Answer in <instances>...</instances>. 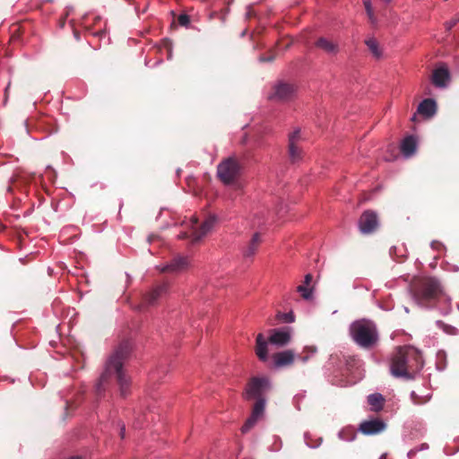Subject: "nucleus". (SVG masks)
<instances>
[{"label": "nucleus", "instance_id": "1", "mask_svg": "<svg viewBox=\"0 0 459 459\" xmlns=\"http://www.w3.org/2000/svg\"><path fill=\"white\" fill-rule=\"evenodd\" d=\"M131 350L132 346L129 341H123L117 345L114 352L108 359L104 371L95 385L96 395H100L101 392L104 391L105 385L112 377H116L119 385L121 395H126L129 387V379L123 370V364L128 358Z\"/></svg>", "mask_w": 459, "mask_h": 459}, {"label": "nucleus", "instance_id": "2", "mask_svg": "<svg viewBox=\"0 0 459 459\" xmlns=\"http://www.w3.org/2000/svg\"><path fill=\"white\" fill-rule=\"evenodd\" d=\"M423 366L424 361L420 352L413 348L399 347L393 355L390 373L396 378L412 380Z\"/></svg>", "mask_w": 459, "mask_h": 459}, {"label": "nucleus", "instance_id": "3", "mask_svg": "<svg viewBox=\"0 0 459 459\" xmlns=\"http://www.w3.org/2000/svg\"><path fill=\"white\" fill-rule=\"evenodd\" d=\"M411 298L420 307H438L439 303L444 302L446 306L439 307L442 313L447 315L452 310L451 298L444 292L440 281L436 278L426 280L420 290L413 292Z\"/></svg>", "mask_w": 459, "mask_h": 459}, {"label": "nucleus", "instance_id": "4", "mask_svg": "<svg viewBox=\"0 0 459 459\" xmlns=\"http://www.w3.org/2000/svg\"><path fill=\"white\" fill-rule=\"evenodd\" d=\"M292 337V328L289 326L273 328L270 330L268 341L265 340L263 333H258L255 339V354L258 359L265 362L268 360V343L277 348L284 347L290 342Z\"/></svg>", "mask_w": 459, "mask_h": 459}, {"label": "nucleus", "instance_id": "5", "mask_svg": "<svg viewBox=\"0 0 459 459\" xmlns=\"http://www.w3.org/2000/svg\"><path fill=\"white\" fill-rule=\"evenodd\" d=\"M349 332L353 342L364 349L372 348L378 341L377 325L370 320L360 319L352 322Z\"/></svg>", "mask_w": 459, "mask_h": 459}, {"label": "nucleus", "instance_id": "6", "mask_svg": "<svg viewBox=\"0 0 459 459\" xmlns=\"http://www.w3.org/2000/svg\"><path fill=\"white\" fill-rule=\"evenodd\" d=\"M217 221V216L211 214L198 226L197 218L193 216L189 221L182 223L184 230L178 235V238L179 239H189L194 244L197 243L214 229Z\"/></svg>", "mask_w": 459, "mask_h": 459}, {"label": "nucleus", "instance_id": "7", "mask_svg": "<svg viewBox=\"0 0 459 459\" xmlns=\"http://www.w3.org/2000/svg\"><path fill=\"white\" fill-rule=\"evenodd\" d=\"M271 389V382L267 377H254L247 383L243 397L245 400L265 399Z\"/></svg>", "mask_w": 459, "mask_h": 459}, {"label": "nucleus", "instance_id": "8", "mask_svg": "<svg viewBox=\"0 0 459 459\" xmlns=\"http://www.w3.org/2000/svg\"><path fill=\"white\" fill-rule=\"evenodd\" d=\"M242 166L234 157L225 159L217 167L219 178L226 185L233 183L241 174Z\"/></svg>", "mask_w": 459, "mask_h": 459}, {"label": "nucleus", "instance_id": "9", "mask_svg": "<svg viewBox=\"0 0 459 459\" xmlns=\"http://www.w3.org/2000/svg\"><path fill=\"white\" fill-rule=\"evenodd\" d=\"M297 93V87L285 82H278L273 86V91L268 99L274 101L286 102L293 100Z\"/></svg>", "mask_w": 459, "mask_h": 459}, {"label": "nucleus", "instance_id": "10", "mask_svg": "<svg viewBox=\"0 0 459 459\" xmlns=\"http://www.w3.org/2000/svg\"><path fill=\"white\" fill-rule=\"evenodd\" d=\"M189 266V256L177 255L169 263L157 265L156 268L161 273H179L187 270Z\"/></svg>", "mask_w": 459, "mask_h": 459}, {"label": "nucleus", "instance_id": "11", "mask_svg": "<svg viewBox=\"0 0 459 459\" xmlns=\"http://www.w3.org/2000/svg\"><path fill=\"white\" fill-rule=\"evenodd\" d=\"M378 217L376 212L371 210L365 211L358 222L359 229L363 234H370L378 227Z\"/></svg>", "mask_w": 459, "mask_h": 459}, {"label": "nucleus", "instance_id": "12", "mask_svg": "<svg viewBox=\"0 0 459 459\" xmlns=\"http://www.w3.org/2000/svg\"><path fill=\"white\" fill-rule=\"evenodd\" d=\"M386 429L385 422L379 418H371L360 422L359 430L367 436L377 435Z\"/></svg>", "mask_w": 459, "mask_h": 459}, {"label": "nucleus", "instance_id": "13", "mask_svg": "<svg viewBox=\"0 0 459 459\" xmlns=\"http://www.w3.org/2000/svg\"><path fill=\"white\" fill-rule=\"evenodd\" d=\"M266 399H258L255 401L253 411L249 418L241 428L243 433L247 432L253 428L260 418L263 417L265 409Z\"/></svg>", "mask_w": 459, "mask_h": 459}, {"label": "nucleus", "instance_id": "14", "mask_svg": "<svg viewBox=\"0 0 459 459\" xmlns=\"http://www.w3.org/2000/svg\"><path fill=\"white\" fill-rule=\"evenodd\" d=\"M450 81L451 74L446 65H441L433 70L431 82L435 87L446 89L448 87Z\"/></svg>", "mask_w": 459, "mask_h": 459}, {"label": "nucleus", "instance_id": "15", "mask_svg": "<svg viewBox=\"0 0 459 459\" xmlns=\"http://www.w3.org/2000/svg\"><path fill=\"white\" fill-rule=\"evenodd\" d=\"M169 291V284L163 282L153 288L144 297V302L149 306L155 305L161 298L165 297Z\"/></svg>", "mask_w": 459, "mask_h": 459}, {"label": "nucleus", "instance_id": "16", "mask_svg": "<svg viewBox=\"0 0 459 459\" xmlns=\"http://www.w3.org/2000/svg\"><path fill=\"white\" fill-rule=\"evenodd\" d=\"M273 358L274 368H281L290 366L294 361L295 354L292 351L287 350L275 353Z\"/></svg>", "mask_w": 459, "mask_h": 459}, {"label": "nucleus", "instance_id": "17", "mask_svg": "<svg viewBox=\"0 0 459 459\" xmlns=\"http://www.w3.org/2000/svg\"><path fill=\"white\" fill-rule=\"evenodd\" d=\"M315 45L317 48L323 50L325 53L328 55L335 56L340 51L338 43L330 40L325 37L318 38Z\"/></svg>", "mask_w": 459, "mask_h": 459}, {"label": "nucleus", "instance_id": "18", "mask_svg": "<svg viewBox=\"0 0 459 459\" xmlns=\"http://www.w3.org/2000/svg\"><path fill=\"white\" fill-rule=\"evenodd\" d=\"M261 243V236L259 233H255L250 241L242 248L243 256L246 259H251L256 254L259 245Z\"/></svg>", "mask_w": 459, "mask_h": 459}, {"label": "nucleus", "instance_id": "19", "mask_svg": "<svg viewBox=\"0 0 459 459\" xmlns=\"http://www.w3.org/2000/svg\"><path fill=\"white\" fill-rule=\"evenodd\" d=\"M417 151V139L413 135L406 136L401 143V152L404 158L408 159Z\"/></svg>", "mask_w": 459, "mask_h": 459}, {"label": "nucleus", "instance_id": "20", "mask_svg": "<svg viewBox=\"0 0 459 459\" xmlns=\"http://www.w3.org/2000/svg\"><path fill=\"white\" fill-rule=\"evenodd\" d=\"M417 111L425 117H431L437 112V102L433 99H425L419 104Z\"/></svg>", "mask_w": 459, "mask_h": 459}, {"label": "nucleus", "instance_id": "21", "mask_svg": "<svg viewBox=\"0 0 459 459\" xmlns=\"http://www.w3.org/2000/svg\"><path fill=\"white\" fill-rule=\"evenodd\" d=\"M367 400L373 411H380L384 407L385 398L380 393H374L368 395Z\"/></svg>", "mask_w": 459, "mask_h": 459}, {"label": "nucleus", "instance_id": "22", "mask_svg": "<svg viewBox=\"0 0 459 459\" xmlns=\"http://www.w3.org/2000/svg\"><path fill=\"white\" fill-rule=\"evenodd\" d=\"M365 44L370 51L373 57L380 59L383 56L382 48L374 37H369L365 40Z\"/></svg>", "mask_w": 459, "mask_h": 459}, {"label": "nucleus", "instance_id": "23", "mask_svg": "<svg viewBox=\"0 0 459 459\" xmlns=\"http://www.w3.org/2000/svg\"><path fill=\"white\" fill-rule=\"evenodd\" d=\"M288 153L292 163L299 162L302 159V150L299 144H288Z\"/></svg>", "mask_w": 459, "mask_h": 459}, {"label": "nucleus", "instance_id": "24", "mask_svg": "<svg viewBox=\"0 0 459 459\" xmlns=\"http://www.w3.org/2000/svg\"><path fill=\"white\" fill-rule=\"evenodd\" d=\"M338 437L345 442H351L356 438V431L353 427H346L338 432Z\"/></svg>", "mask_w": 459, "mask_h": 459}, {"label": "nucleus", "instance_id": "25", "mask_svg": "<svg viewBox=\"0 0 459 459\" xmlns=\"http://www.w3.org/2000/svg\"><path fill=\"white\" fill-rule=\"evenodd\" d=\"M432 394L430 393L423 395L418 394L415 391L411 392V399L413 404L420 405L430 401Z\"/></svg>", "mask_w": 459, "mask_h": 459}, {"label": "nucleus", "instance_id": "26", "mask_svg": "<svg viewBox=\"0 0 459 459\" xmlns=\"http://www.w3.org/2000/svg\"><path fill=\"white\" fill-rule=\"evenodd\" d=\"M363 4L367 13V16L372 25L377 24V18L374 13L371 0H363Z\"/></svg>", "mask_w": 459, "mask_h": 459}, {"label": "nucleus", "instance_id": "27", "mask_svg": "<svg viewBox=\"0 0 459 459\" xmlns=\"http://www.w3.org/2000/svg\"><path fill=\"white\" fill-rule=\"evenodd\" d=\"M317 351V349L316 346H306L303 349L302 354L299 356V359L303 362L306 363L308 361V359L313 357Z\"/></svg>", "mask_w": 459, "mask_h": 459}, {"label": "nucleus", "instance_id": "28", "mask_svg": "<svg viewBox=\"0 0 459 459\" xmlns=\"http://www.w3.org/2000/svg\"><path fill=\"white\" fill-rule=\"evenodd\" d=\"M297 291L306 300H310L313 299V288L305 285H299L297 287Z\"/></svg>", "mask_w": 459, "mask_h": 459}, {"label": "nucleus", "instance_id": "29", "mask_svg": "<svg viewBox=\"0 0 459 459\" xmlns=\"http://www.w3.org/2000/svg\"><path fill=\"white\" fill-rule=\"evenodd\" d=\"M301 140L300 129L296 128L292 133L289 134L288 144H299Z\"/></svg>", "mask_w": 459, "mask_h": 459}, {"label": "nucleus", "instance_id": "30", "mask_svg": "<svg viewBox=\"0 0 459 459\" xmlns=\"http://www.w3.org/2000/svg\"><path fill=\"white\" fill-rule=\"evenodd\" d=\"M277 317L284 323H293L295 321V316L292 311L287 313H279Z\"/></svg>", "mask_w": 459, "mask_h": 459}, {"label": "nucleus", "instance_id": "31", "mask_svg": "<svg viewBox=\"0 0 459 459\" xmlns=\"http://www.w3.org/2000/svg\"><path fill=\"white\" fill-rule=\"evenodd\" d=\"M304 439H305L306 445L309 448H317L320 446V445L322 443V438H317L315 441L310 440L308 433L304 434Z\"/></svg>", "mask_w": 459, "mask_h": 459}, {"label": "nucleus", "instance_id": "32", "mask_svg": "<svg viewBox=\"0 0 459 459\" xmlns=\"http://www.w3.org/2000/svg\"><path fill=\"white\" fill-rule=\"evenodd\" d=\"M163 47L167 49V58H172V41L169 39H164L162 41Z\"/></svg>", "mask_w": 459, "mask_h": 459}, {"label": "nucleus", "instance_id": "33", "mask_svg": "<svg viewBox=\"0 0 459 459\" xmlns=\"http://www.w3.org/2000/svg\"><path fill=\"white\" fill-rule=\"evenodd\" d=\"M459 22V13H456L453 19L445 22V28L447 31L451 30Z\"/></svg>", "mask_w": 459, "mask_h": 459}, {"label": "nucleus", "instance_id": "34", "mask_svg": "<svg viewBox=\"0 0 459 459\" xmlns=\"http://www.w3.org/2000/svg\"><path fill=\"white\" fill-rule=\"evenodd\" d=\"M178 22L179 25L187 28L190 24V17L186 13H181L178 18Z\"/></svg>", "mask_w": 459, "mask_h": 459}, {"label": "nucleus", "instance_id": "35", "mask_svg": "<svg viewBox=\"0 0 459 459\" xmlns=\"http://www.w3.org/2000/svg\"><path fill=\"white\" fill-rule=\"evenodd\" d=\"M274 59V56H261L259 57V62H272L273 61Z\"/></svg>", "mask_w": 459, "mask_h": 459}, {"label": "nucleus", "instance_id": "36", "mask_svg": "<svg viewBox=\"0 0 459 459\" xmlns=\"http://www.w3.org/2000/svg\"><path fill=\"white\" fill-rule=\"evenodd\" d=\"M311 281H312V275L310 273H307L305 275L304 283L302 285L309 287Z\"/></svg>", "mask_w": 459, "mask_h": 459}, {"label": "nucleus", "instance_id": "37", "mask_svg": "<svg viewBox=\"0 0 459 459\" xmlns=\"http://www.w3.org/2000/svg\"><path fill=\"white\" fill-rule=\"evenodd\" d=\"M415 449L417 450V453L420 451H424L429 449V445L427 443H422L420 446L415 447Z\"/></svg>", "mask_w": 459, "mask_h": 459}, {"label": "nucleus", "instance_id": "38", "mask_svg": "<svg viewBox=\"0 0 459 459\" xmlns=\"http://www.w3.org/2000/svg\"><path fill=\"white\" fill-rule=\"evenodd\" d=\"M417 454V450L415 448H412L411 449L408 453H407V457L408 459H412L415 455Z\"/></svg>", "mask_w": 459, "mask_h": 459}, {"label": "nucleus", "instance_id": "39", "mask_svg": "<svg viewBox=\"0 0 459 459\" xmlns=\"http://www.w3.org/2000/svg\"><path fill=\"white\" fill-rule=\"evenodd\" d=\"M106 34H107L106 30H99V31L94 33L95 36H97V37H99L100 39L104 38L106 36Z\"/></svg>", "mask_w": 459, "mask_h": 459}, {"label": "nucleus", "instance_id": "40", "mask_svg": "<svg viewBox=\"0 0 459 459\" xmlns=\"http://www.w3.org/2000/svg\"><path fill=\"white\" fill-rule=\"evenodd\" d=\"M430 247L435 249V248H437L438 247H442V244L437 242V241H432L431 244H430Z\"/></svg>", "mask_w": 459, "mask_h": 459}, {"label": "nucleus", "instance_id": "41", "mask_svg": "<svg viewBox=\"0 0 459 459\" xmlns=\"http://www.w3.org/2000/svg\"><path fill=\"white\" fill-rule=\"evenodd\" d=\"M252 15H253L252 9H251V7H250V6H248V7H247V13H246V16H247V18H249V17H251Z\"/></svg>", "mask_w": 459, "mask_h": 459}, {"label": "nucleus", "instance_id": "42", "mask_svg": "<svg viewBox=\"0 0 459 459\" xmlns=\"http://www.w3.org/2000/svg\"><path fill=\"white\" fill-rule=\"evenodd\" d=\"M125 431H126V428H125L124 425H122L121 428H120V437H121V438L125 437Z\"/></svg>", "mask_w": 459, "mask_h": 459}, {"label": "nucleus", "instance_id": "43", "mask_svg": "<svg viewBox=\"0 0 459 459\" xmlns=\"http://www.w3.org/2000/svg\"><path fill=\"white\" fill-rule=\"evenodd\" d=\"M300 398H301V396H299V395H296V396L294 397V402H295V403H298V402H299V400ZM296 408H297L298 410H300L298 404H296Z\"/></svg>", "mask_w": 459, "mask_h": 459}, {"label": "nucleus", "instance_id": "44", "mask_svg": "<svg viewBox=\"0 0 459 459\" xmlns=\"http://www.w3.org/2000/svg\"><path fill=\"white\" fill-rule=\"evenodd\" d=\"M437 357H438L439 359L444 358V357H446V353H445L444 351H440L437 353Z\"/></svg>", "mask_w": 459, "mask_h": 459}, {"label": "nucleus", "instance_id": "45", "mask_svg": "<svg viewBox=\"0 0 459 459\" xmlns=\"http://www.w3.org/2000/svg\"><path fill=\"white\" fill-rule=\"evenodd\" d=\"M451 270H452L453 272H458V271H459V267H458L457 265H453V266H452V268H451Z\"/></svg>", "mask_w": 459, "mask_h": 459}, {"label": "nucleus", "instance_id": "46", "mask_svg": "<svg viewBox=\"0 0 459 459\" xmlns=\"http://www.w3.org/2000/svg\"><path fill=\"white\" fill-rule=\"evenodd\" d=\"M18 245L20 246V247H22V245H23V244H22V238H21V237H19V238H18Z\"/></svg>", "mask_w": 459, "mask_h": 459}, {"label": "nucleus", "instance_id": "47", "mask_svg": "<svg viewBox=\"0 0 459 459\" xmlns=\"http://www.w3.org/2000/svg\"><path fill=\"white\" fill-rule=\"evenodd\" d=\"M74 38H75L77 40H79V39H80L79 33H78L77 31H74Z\"/></svg>", "mask_w": 459, "mask_h": 459}, {"label": "nucleus", "instance_id": "48", "mask_svg": "<svg viewBox=\"0 0 459 459\" xmlns=\"http://www.w3.org/2000/svg\"><path fill=\"white\" fill-rule=\"evenodd\" d=\"M382 1L385 4H389L392 2V0H382Z\"/></svg>", "mask_w": 459, "mask_h": 459}, {"label": "nucleus", "instance_id": "49", "mask_svg": "<svg viewBox=\"0 0 459 459\" xmlns=\"http://www.w3.org/2000/svg\"><path fill=\"white\" fill-rule=\"evenodd\" d=\"M386 458V454H383L378 459H385Z\"/></svg>", "mask_w": 459, "mask_h": 459}, {"label": "nucleus", "instance_id": "50", "mask_svg": "<svg viewBox=\"0 0 459 459\" xmlns=\"http://www.w3.org/2000/svg\"><path fill=\"white\" fill-rule=\"evenodd\" d=\"M70 459H82V458L81 456H79V455H76V456L71 457Z\"/></svg>", "mask_w": 459, "mask_h": 459}, {"label": "nucleus", "instance_id": "51", "mask_svg": "<svg viewBox=\"0 0 459 459\" xmlns=\"http://www.w3.org/2000/svg\"><path fill=\"white\" fill-rule=\"evenodd\" d=\"M24 124H25V126L28 128V126H29V119H26V120L24 121Z\"/></svg>", "mask_w": 459, "mask_h": 459}, {"label": "nucleus", "instance_id": "52", "mask_svg": "<svg viewBox=\"0 0 459 459\" xmlns=\"http://www.w3.org/2000/svg\"><path fill=\"white\" fill-rule=\"evenodd\" d=\"M416 119V114H414L411 117V120L414 121Z\"/></svg>", "mask_w": 459, "mask_h": 459}, {"label": "nucleus", "instance_id": "53", "mask_svg": "<svg viewBox=\"0 0 459 459\" xmlns=\"http://www.w3.org/2000/svg\"><path fill=\"white\" fill-rule=\"evenodd\" d=\"M404 311H405L406 313H409V309H408V307H404Z\"/></svg>", "mask_w": 459, "mask_h": 459}, {"label": "nucleus", "instance_id": "54", "mask_svg": "<svg viewBox=\"0 0 459 459\" xmlns=\"http://www.w3.org/2000/svg\"><path fill=\"white\" fill-rule=\"evenodd\" d=\"M245 34H246V30H244V31L241 33V36L243 37Z\"/></svg>", "mask_w": 459, "mask_h": 459}, {"label": "nucleus", "instance_id": "55", "mask_svg": "<svg viewBox=\"0 0 459 459\" xmlns=\"http://www.w3.org/2000/svg\"><path fill=\"white\" fill-rule=\"evenodd\" d=\"M439 370H442L443 368H440L438 365L437 366Z\"/></svg>", "mask_w": 459, "mask_h": 459}, {"label": "nucleus", "instance_id": "56", "mask_svg": "<svg viewBox=\"0 0 459 459\" xmlns=\"http://www.w3.org/2000/svg\"><path fill=\"white\" fill-rule=\"evenodd\" d=\"M457 307H458V309H459V305Z\"/></svg>", "mask_w": 459, "mask_h": 459}]
</instances>
